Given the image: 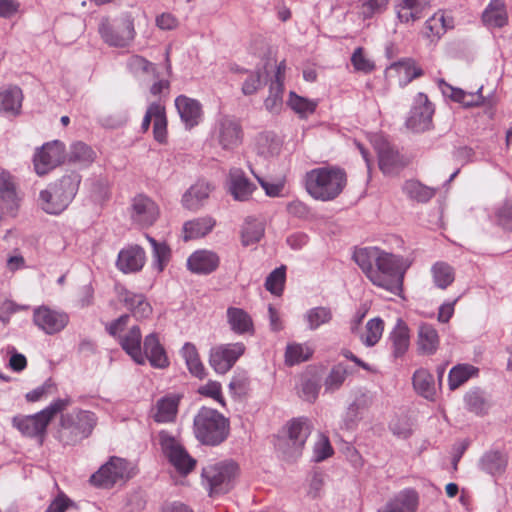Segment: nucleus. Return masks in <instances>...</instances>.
Instances as JSON below:
<instances>
[{
    "label": "nucleus",
    "instance_id": "09e8293b",
    "mask_svg": "<svg viewBox=\"0 0 512 512\" xmlns=\"http://www.w3.org/2000/svg\"><path fill=\"white\" fill-rule=\"evenodd\" d=\"M256 151L265 158L274 156L280 151V142L273 133H261L256 139Z\"/></svg>",
    "mask_w": 512,
    "mask_h": 512
},
{
    "label": "nucleus",
    "instance_id": "393cba45",
    "mask_svg": "<svg viewBox=\"0 0 512 512\" xmlns=\"http://www.w3.org/2000/svg\"><path fill=\"white\" fill-rule=\"evenodd\" d=\"M418 507V494L411 489H406L386 502L377 512H416Z\"/></svg>",
    "mask_w": 512,
    "mask_h": 512
},
{
    "label": "nucleus",
    "instance_id": "3c124183",
    "mask_svg": "<svg viewBox=\"0 0 512 512\" xmlns=\"http://www.w3.org/2000/svg\"><path fill=\"white\" fill-rule=\"evenodd\" d=\"M284 83L278 80H271L269 95L264 101L265 108L271 113H278L283 103Z\"/></svg>",
    "mask_w": 512,
    "mask_h": 512
},
{
    "label": "nucleus",
    "instance_id": "c03bdc74",
    "mask_svg": "<svg viewBox=\"0 0 512 512\" xmlns=\"http://www.w3.org/2000/svg\"><path fill=\"white\" fill-rule=\"evenodd\" d=\"M333 317V313L329 307L318 306L311 308L304 314V320L309 330H316L321 325L328 324Z\"/></svg>",
    "mask_w": 512,
    "mask_h": 512
},
{
    "label": "nucleus",
    "instance_id": "b1692460",
    "mask_svg": "<svg viewBox=\"0 0 512 512\" xmlns=\"http://www.w3.org/2000/svg\"><path fill=\"white\" fill-rule=\"evenodd\" d=\"M219 257L215 252L200 250L192 253L188 260V269L196 274H210L219 266Z\"/></svg>",
    "mask_w": 512,
    "mask_h": 512
},
{
    "label": "nucleus",
    "instance_id": "bf43d9fd",
    "mask_svg": "<svg viewBox=\"0 0 512 512\" xmlns=\"http://www.w3.org/2000/svg\"><path fill=\"white\" fill-rule=\"evenodd\" d=\"M264 235V227L261 223L253 221L247 222L242 229L241 241L244 246L255 244L261 240Z\"/></svg>",
    "mask_w": 512,
    "mask_h": 512
},
{
    "label": "nucleus",
    "instance_id": "5fc2aeb1",
    "mask_svg": "<svg viewBox=\"0 0 512 512\" xmlns=\"http://www.w3.org/2000/svg\"><path fill=\"white\" fill-rule=\"evenodd\" d=\"M313 351L304 344H289L286 347L285 362L289 366H293L303 361H307Z\"/></svg>",
    "mask_w": 512,
    "mask_h": 512
},
{
    "label": "nucleus",
    "instance_id": "6e6552de",
    "mask_svg": "<svg viewBox=\"0 0 512 512\" xmlns=\"http://www.w3.org/2000/svg\"><path fill=\"white\" fill-rule=\"evenodd\" d=\"M238 471L235 462H223L203 468L202 477L206 480L210 496L224 494L231 490Z\"/></svg>",
    "mask_w": 512,
    "mask_h": 512
},
{
    "label": "nucleus",
    "instance_id": "7c9ffc66",
    "mask_svg": "<svg viewBox=\"0 0 512 512\" xmlns=\"http://www.w3.org/2000/svg\"><path fill=\"white\" fill-rule=\"evenodd\" d=\"M451 28H453V20L447 19L443 13L437 12L426 20L423 36L431 42H437Z\"/></svg>",
    "mask_w": 512,
    "mask_h": 512
},
{
    "label": "nucleus",
    "instance_id": "9d476101",
    "mask_svg": "<svg viewBox=\"0 0 512 512\" xmlns=\"http://www.w3.org/2000/svg\"><path fill=\"white\" fill-rule=\"evenodd\" d=\"M129 478L128 461L117 456H111L105 464L91 475L89 481L95 487L109 489L117 482Z\"/></svg>",
    "mask_w": 512,
    "mask_h": 512
},
{
    "label": "nucleus",
    "instance_id": "4d7b16f0",
    "mask_svg": "<svg viewBox=\"0 0 512 512\" xmlns=\"http://www.w3.org/2000/svg\"><path fill=\"white\" fill-rule=\"evenodd\" d=\"M384 330V322L381 318L370 319L366 324L365 334L362 336V342L368 346H374L381 338Z\"/></svg>",
    "mask_w": 512,
    "mask_h": 512
},
{
    "label": "nucleus",
    "instance_id": "20e7f679",
    "mask_svg": "<svg viewBox=\"0 0 512 512\" xmlns=\"http://www.w3.org/2000/svg\"><path fill=\"white\" fill-rule=\"evenodd\" d=\"M194 433L199 442L217 446L229 435V420L215 409L202 407L194 417Z\"/></svg>",
    "mask_w": 512,
    "mask_h": 512
},
{
    "label": "nucleus",
    "instance_id": "72a5a7b5",
    "mask_svg": "<svg viewBox=\"0 0 512 512\" xmlns=\"http://www.w3.org/2000/svg\"><path fill=\"white\" fill-rule=\"evenodd\" d=\"M483 23L489 27L501 28L507 23V13L502 0H491L482 13Z\"/></svg>",
    "mask_w": 512,
    "mask_h": 512
},
{
    "label": "nucleus",
    "instance_id": "37998d69",
    "mask_svg": "<svg viewBox=\"0 0 512 512\" xmlns=\"http://www.w3.org/2000/svg\"><path fill=\"white\" fill-rule=\"evenodd\" d=\"M390 70H395L399 74V85L402 87L423 74L422 69L416 67L411 59L392 64Z\"/></svg>",
    "mask_w": 512,
    "mask_h": 512
},
{
    "label": "nucleus",
    "instance_id": "5701e85b",
    "mask_svg": "<svg viewBox=\"0 0 512 512\" xmlns=\"http://www.w3.org/2000/svg\"><path fill=\"white\" fill-rule=\"evenodd\" d=\"M145 259L144 249L133 245L119 252L116 265L124 273L137 272L143 268Z\"/></svg>",
    "mask_w": 512,
    "mask_h": 512
},
{
    "label": "nucleus",
    "instance_id": "a19ab883",
    "mask_svg": "<svg viewBox=\"0 0 512 512\" xmlns=\"http://www.w3.org/2000/svg\"><path fill=\"white\" fill-rule=\"evenodd\" d=\"M413 386L418 394L426 399H432L436 393L434 377L426 369H418L413 375Z\"/></svg>",
    "mask_w": 512,
    "mask_h": 512
},
{
    "label": "nucleus",
    "instance_id": "774afa93",
    "mask_svg": "<svg viewBox=\"0 0 512 512\" xmlns=\"http://www.w3.org/2000/svg\"><path fill=\"white\" fill-rule=\"evenodd\" d=\"M497 221L504 229L512 230V201H507L497 212Z\"/></svg>",
    "mask_w": 512,
    "mask_h": 512
},
{
    "label": "nucleus",
    "instance_id": "6ab92c4d",
    "mask_svg": "<svg viewBox=\"0 0 512 512\" xmlns=\"http://www.w3.org/2000/svg\"><path fill=\"white\" fill-rule=\"evenodd\" d=\"M228 191L233 199L240 202L248 201L257 186L250 181L240 168H231L228 175Z\"/></svg>",
    "mask_w": 512,
    "mask_h": 512
},
{
    "label": "nucleus",
    "instance_id": "cd10ccee",
    "mask_svg": "<svg viewBox=\"0 0 512 512\" xmlns=\"http://www.w3.org/2000/svg\"><path fill=\"white\" fill-rule=\"evenodd\" d=\"M18 206V195L14 177L8 171L0 172V208L7 212Z\"/></svg>",
    "mask_w": 512,
    "mask_h": 512
},
{
    "label": "nucleus",
    "instance_id": "e2e57ef3",
    "mask_svg": "<svg viewBox=\"0 0 512 512\" xmlns=\"http://www.w3.org/2000/svg\"><path fill=\"white\" fill-rule=\"evenodd\" d=\"M55 390L54 382L51 379H47L42 385L28 392L25 398L28 402H37L51 395Z\"/></svg>",
    "mask_w": 512,
    "mask_h": 512
},
{
    "label": "nucleus",
    "instance_id": "69168bd1",
    "mask_svg": "<svg viewBox=\"0 0 512 512\" xmlns=\"http://www.w3.org/2000/svg\"><path fill=\"white\" fill-rule=\"evenodd\" d=\"M153 134L156 141L164 143L167 136V119L165 113V107L157 115L155 122L153 123Z\"/></svg>",
    "mask_w": 512,
    "mask_h": 512
},
{
    "label": "nucleus",
    "instance_id": "412c9836",
    "mask_svg": "<svg viewBox=\"0 0 512 512\" xmlns=\"http://www.w3.org/2000/svg\"><path fill=\"white\" fill-rule=\"evenodd\" d=\"M142 352L145 356V361L148 360L152 367L158 369L168 367L169 360L166 351L156 333H150L145 337Z\"/></svg>",
    "mask_w": 512,
    "mask_h": 512
},
{
    "label": "nucleus",
    "instance_id": "58836bf2",
    "mask_svg": "<svg viewBox=\"0 0 512 512\" xmlns=\"http://www.w3.org/2000/svg\"><path fill=\"white\" fill-rule=\"evenodd\" d=\"M22 91L19 87H9L0 92V111L18 114L22 105Z\"/></svg>",
    "mask_w": 512,
    "mask_h": 512
},
{
    "label": "nucleus",
    "instance_id": "2f4dec72",
    "mask_svg": "<svg viewBox=\"0 0 512 512\" xmlns=\"http://www.w3.org/2000/svg\"><path fill=\"white\" fill-rule=\"evenodd\" d=\"M389 341L395 358L403 356L408 350L410 344L409 328L402 319L397 320L395 327L390 332Z\"/></svg>",
    "mask_w": 512,
    "mask_h": 512
},
{
    "label": "nucleus",
    "instance_id": "8fccbe9b",
    "mask_svg": "<svg viewBox=\"0 0 512 512\" xmlns=\"http://www.w3.org/2000/svg\"><path fill=\"white\" fill-rule=\"evenodd\" d=\"M349 374L348 368L343 363L333 366L324 381L325 391L333 393L341 388Z\"/></svg>",
    "mask_w": 512,
    "mask_h": 512
},
{
    "label": "nucleus",
    "instance_id": "0eeeda50",
    "mask_svg": "<svg viewBox=\"0 0 512 512\" xmlns=\"http://www.w3.org/2000/svg\"><path fill=\"white\" fill-rule=\"evenodd\" d=\"M158 439L162 453L179 474L187 475L195 468L196 460L168 431H160Z\"/></svg>",
    "mask_w": 512,
    "mask_h": 512
},
{
    "label": "nucleus",
    "instance_id": "f257e3e1",
    "mask_svg": "<svg viewBox=\"0 0 512 512\" xmlns=\"http://www.w3.org/2000/svg\"><path fill=\"white\" fill-rule=\"evenodd\" d=\"M353 260L373 285L400 295L404 275L409 267L402 256L377 247H364L354 251Z\"/></svg>",
    "mask_w": 512,
    "mask_h": 512
},
{
    "label": "nucleus",
    "instance_id": "7ed1b4c3",
    "mask_svg": "<svg viewBox=\"0 0 512 512\" xmlns=\"http://www.w3.org/2000/svg\"><path fill=\"white\" fill-rule=\"evenodd\" d=\"M81 179V175L73 171L50 183L39 194L42 210L52 215H58L66 210L79 190Z\"/></svg>",
    "mask_w": 512,
    "mask_h": 512
},
{
    "label": "nucleus",
    "instance_id": "79ce46f5",
    "mask_svg": "<svg viewBox=\"0 0 512 512\" xmlns=\"http://www.w3.org/2000/svg\"><path fill=\"white\" fill-rule=\"evenodd\" d=\"M146 239L151 245L153 265L162 272L171 258V249L165 242H159L148 234H145Z\"/></svg>",
    "mask_w": 512,
    "mask_h": 512
},
{
    "label": "nucleus",
    "instance_id": "f03ea898",
    "mask_svg": "<svg viewBox=\"0 0 512 512\" xmlns=\"http://www.w3.org/2000/svg\"><path fill=\"white\" fill-rule=\"evenodd\" d=\"M346 184V172L337 166L314 168L305 174L307 193L315 200L323 202L336 199Z\"/></svg>",
    "mask_w": 512,
    "mask_h": 512
},
{
    "label": "nucleus",
    "instance_id": "c9c22d12",
    "mask_svg": "<svg viewBox=\"0 0 512 512\" xmlns=\"http://www.w3.org/2000/svg\"><path fill=\"white\" fill-rule=\"evenodd\" d=\"M228 323L237 334L253 332V321L250 315L241 308L229 307L227 309Z\"/></svg>",
    "mask_w": 512,
    "mask_h": 512
},
{
    "label": "nucleus",
    "instance_id": "4468645a",
    "mask_svg": "<svg viewBox=\"0 0 512 512\" xmlns=\"http://www.w3.org/2000/svg\"><path fill=\"white\" fill-rule=\"evenodd\" d=\"M123 27L116 30L109 23L108 19H103L99 24L98 31L103 41L109 46L124 48L127 47L135 37L134 23L130 16L123 19Z\"/></svg>",
    "mask_w": 512,
    "mask_h": 512
},
{
    "label": "nucleus",
    "instance_id": "4be33fe9",
    "mask_svg": "<svg viewBox=\"0 0 512 512\" xmlns=\"http://www.w3.org/2000/svg\"><path fill=\"white\" fill-rule=\"evenodd\" d=\"M175 106L186 128L191 129L199 124L202 117V106L199 101L180 95L175 99Z\"/></svg>",
    "mask_w": 512,
    "mask_h": 512
},
{
    "label": "nucleus",
    "instance_id": "680f3d73",
    "mask_svg": "<svg viewBox=\"0 0 512 512\" xmlns=\"http://www.w3.org/2000/svg\"><path fill=\"white\" fill-rule=\"evenodd\" d=\"M465 403L469 411L475 414H483L487 411L488 405L480 390H471L465 395Z\"/></svg>",
    "mask_w": 512,
    "mask_h": 512
},
{
    "label": "nucleus",
    "instance_id": "6e6d98bb",
    "mask_svg": "<svg viewBox=\"0 0 512 512\" xmlns=\"http://www.w3.org/2000/svg\"><path fill=\"white\" fill-rule=\"evenodd\" d=\"M269 60L262 66L251 72L247 79L242 84V93L246 96L255 94L262 86V78L268 76L267 67Z\"/></svg>",
    "mask_w": 512,
    "mask_h": 512
},
{
    "label": "nucleus",
    "instance_id": "c85d7f7f",
    "mask_svg": "<svg viewBox=\"0 0 512 512\" xmlns=\"http://www.w3.org/2000/svg\"><path fill=\"white\" fill-rule=\"evenodd\" d=\"M212 187L209 183L198 181L192 185L183 195L182 204L186 209L197 211L208 199Z\"/></svg>",
    "mask_w": 512,
    "mask_h": 512
},
{
    "label": "nucleus",
    "instance_id": "338daca9",
    "mask_svg": "<svg viewBox=\"0 0 512 512\" xmlns=\"http://www.w3.org/2000/svg\"><path fill=\"white\" fill-rule=\"evenodd\" d=\"M333 454V448L328 437L320 435L319 441L314 446V460L321 462Z\"/></svg>",
    "mask_w": 512,
    "mask_h": 512
},
{
    "label": "nucleus",
    "instance_id": "e433bc0d",
    "mask_svg": "<svg viewBox=\"0 0 512 512\" xmlns=\"http://www.w3.org/2000/svg\"><path fill=\"white\" fill-rule=\"evenodd\" d=\"M181 355L185 360L189 372L193 376L203 379L206 375V371L200 360L196 346L190 342H186L181 349Z\"/></svg>",
    "mask_w": 512,
    "mask_h": 512
},
{
    "label": "nucleus",
    "instance_id": "4c0bfd02",
    "mask_svg": "<svg viewBox=\"0 0 512 512\" xmlns=\"http://www.w3.org/2000/svg\"><path fill=\"white\" fill-rule=\"evenodd\" d=\"M480 469L490 475L502 474L507 466V459L500 451H488L479 461Z\"/></svg>",
    "mask_w": 512,
    "mask_h": 512
},
{
    "label": "nucleus",
    "instance_id": "473e14b6",
    "mask_svg": "<svg viewBox=\"0 0 512 512\" xmlns=\"http://www.w3.org/2000/svg\"><path fill=\"white\" fill-rule=\"evenodd\" d=\"M215 224L216 221L210 216L200 217L185 222L183 225L184 240L188 241L204 237L212 231Z\"/></svg>",
    "mask_w": 512,
    "mask_h": 512
},
{
    "label": "nucleus",
    "instance_id": "1a4fd4ad",
    "mask_svg": "<svg viewBox=\"0 0 512 512\" xmlns=\"http://www.w3.org/2000/svg\"><path fill=\"white\" fill-rule=\"evenodd\" d=\"M212 138L226 151L238 148L244 138L241 121L235 116H221L215 123Z\"/></svg>",
    "mask_w": 512,
    "mask_h": 512
},
{
    "label": "nucleus",
    "instance_id": "bb28decb",
    "mask_svg": "<svg viewBox=\"0 0 512 512\" xmlns=\"http://www.w3.org/2000/svg\"><path fill=\"white\" fill-rule=\"evenodd\" d=\"M428 0H400L395 6L396 16L400 23L411 25L423 17Z\"/></svg>",
    "mask_w": 512,
    "mask_h": 512
},
{
    "label": "nucleus",
    "instance_id": "aec40b11",
    "mask_svg": "<svg viewBox=\"0 0 512 512\" xmlns=\"http://www.w3.org/2000/svg\"><path fill=\"white\" fill-rule=\"evenodd\" d=\"M438 86L445 97H448L454 102H458L465 107L479 106L484 103V97L482 96L483 86H481L475 93L455 88L446 83L443 79L439 80Z\"/></svg>",
    "mask_w": 512,
    "mask_h": 512
},
{
    "label": "nucleus",
    "instance_id": "052dcab7",
    "mask_svg": "<svg viewBox=\"0 0 512 512\" xmlns=\"http://www.w3.org/2000/svg\"><path fill=\"white\" fill-rule=\"evenodd\" d=\"M285 266H280L274 269L266 278L265 288L274 295H280L283 291L285 282Z\"/></svg>",
    "mask_w": 512,
    "mask_h": 512
},
{
    "label": "nucleus",
    "instance_id": "423d86ee",
    "mask_svg": "<svg viewBox=\"0 0 512 512\" xmlns=\"http://www.w3.org/2000/svg\"><path fill=\"white\" fill-rule=\"evenodd\" d=\"M97 420L95 413L87 410H75L62 415L58 430V440L63 445L79 443L92 434Z\"/></svg>",
    "mask_w": 512,
    "mask_h": 512
},
{
    "label": "nucleus",
    "instance_id": "2eb2a0df",
    "mask_svg": "<svg viewBox=\"0 0 512 512\" xmlns=\"http://www.w3.org/2000/svg\"><path fill=\"white\" fill-rule=\"evenodd\" d=\"M433 114V104L429 101L427 95L420 92L414 99L410 116L406 122L407 127L414 132H424L430 129Z\"/></svg>",
    "mask_w": 512,
    "mask_h": 512
},
{
    "label": "nucleus",
    "instance_id": "a878e982",
    "mask_svg": "<svg viewBox=\"0 0 512 512\" xmlns=\"http://www.w3.org/2000/svg\"><path fill=\"white\" fill-rule=\"evenodd\" d=\"M120 301L137 319L147 318L152 313V307L143 294L121 288L118 293Z\"/></svg>",
    "mask_w": 512,
    "mask_h": 512
},
{
    "label": "nucleus",
    "instance_id": "0e129e2a",
    "mask_svg": "<svg viewBox=\"0 0 512 512\" xmlns=\"http://www.w3.org/2000/svg\"><path fill=\"white\" fill-rule=\"evenodd\" d=\"M351 63L357 71L369 73L374 69V63L365 57L362 47H358L352 54Z\"/></svg>",
    "mask_w": 512,
    "mask_h": 512
},
{
    "label": "nucleus",
    "instance_id": "a211bd4d",
    "mask_svg": "<svg viewBox=\"0 0 512 512\" xmlns=\"http://www.w3.org/2000/svg\"><path fill=\"white\" fill-rule=\"evenodd\" d=\"M158 216V206L151 198L143 194L134 197L131 206V218L135 223L142 227H149L154 224Z\"/></svg>",
    "mask_w": 512,
    "mask_h": 512
},
{
    "label": "nucleus",
    "instance_id": "f8f14e48",
    "mask_svg": "<svg viewBox=\"0 0 512 512\" xmlns=\"http://www.w3.org/2000/svg\"><path fill=\"white\" fill-rule=\"evenodd\" d=\"M310 432L308 419H293L288 426V437L278 443V448L287 458H296L301 454Z\"/></svg>",
    "mask_w": 512,
    "mask_h": 512
},
{
    "label": "nucleus",
    "instance_id": "603ef678",
    "mask_svg": "<svg viewBox=\"0 0 512 512\" xmlns=\"http://www.w3.org/2000/svg\"><path fill=\"white\" fill-rule=\"evenodd\" d=\"M95 159V153L91 147L83 142L73 143L70 147L69 161L83 166L91 164Z\"/></svg>",
    "mask_w": 512,
    "mask_h": 512
},
{
    "label": "nucleus",
    "instance_id": "13d9d810",
    "mask_svg": "<svg viewBox=\"0 0 512 512\" xmlns=\"http://www.w3.org/2000/svg\"><path fill=\"white\" fill-rule=\"evenodd\" d=\"M288 105L297 114L305 117L315 111L317 102L301 97L294 92H290Z\"/></svg>",
    "mask_w": 512,
    "mask_h": 512
},
{
    "label": "nucleus",
    "instance_id": "c756f323",
    "mask_svg": "<svg viewBox=\"0 0 512 512\" xmlns=\"http://www.w3.org/2000/svg\"><path fill=\"white\" fill-rule=\"evenodd\" d=\"M141 339L142 335L139 326H132L128 333L120 338L122 349L139 365L145 364Z\"/></svg>",
    "mask_w": 512,
    "mask_h": 512
},
{
    "label": "nucleus",
    "instance_id": "ddd939ff",
    "mask_svg": "<svg viewBox=\"0 0 512 512\" xmlns=\"http://www.w3.org/2000/svg\"><path fill=\"white\" fill-rule=\"evenodd\" d=\"M245 350L246 347L242 342L214 346L210 350L209 364L216 373L225 374L245 353Z\"/></svg>",
    "mask_w": 512,
    "mask_h": 512
},
{
    "label": "nucleus",
    "instance_id": "de8ad7c7",
    "mask_svg": "<svg viewBox=\"0 0 512 512\" xmlns=\"http://www.w3.org/2000/svg\"><path fill=\"white\" fill-rule=\"evenodd\" d=\"M477 372L478 369L469 364H459L453 367L448 375V384L450 390L459 388Z\"/></svg>",
    "mask_w": 512,
    "mask_h": 512
},
{
    "label": "nucleus",
    "instance_id": "f3484780",
    "mask_svg": "<svg viewBox=\"0 0 512 512\" xmlns=\"http://www.w3.org/2000/svg\"><path fill=\"white\" fill-rule=\"evenodd\" d=\"M68 321L69 317L66 313L52 310L46 306L37 307L33 313L34 324L49 335L63 330Z\"/></svg>",
    "mask_w": 512,
    "mask_h": 512
},
{
    "label": "nucleus",
    "instance_id": "f704fd0d",
    "mask_svg": "<svg viewBox=\"0 0 512 512\" xmlns=\"http://www.w3.org/2000/svg\"><path fill=\"white\" fill-rule=\"evenodd\" d=\"M419 350L424 354H434L439 346V336L437 330L428 323H422L418 328Z\"/></svg>",
    "mask_w": 512,
    "mask_h": 512
},
{
    "label": "nucleus",
    "instance_id": "a18cd8bd",
    "mask_svg": "<svg viewBox=\"0 0 512 512\" xmlns=\"http://www.w3.org/2000/svg\"><path fill=\"white\" fill-rule=\"evenodd\" d=\"M403 192L412 200L425 203L435 195V189L425 186L417 180H408L403 185Z\"/></svg>",
    "mask_w": 512,
    "mask_h": 512
},
{
    "label": "nucleus",
    "instance_id": "49530a36",
    "mask_svg": "<svg viewBox=\"0 0 512 512\" xmlns=\"http://www.w3.org/2000/svg\"><path fill=\"white\" fill-rule=\"evenodd\" d=\"M433 282L436 287L446 289L454 279V269L446 262H436L431 268Z\"/></svg>",
    "mask_w": 512,
    "mask_h": 512
},
{
    "label": "nucleus",
    "instance_id": "864d4df0",
    "mask_svg": "<svg viewBox=\"0 0 512 512\" xmlns=\"http://www.w3.org/2000/svg\"><path fill=\"white\" fill-rule=\"evenodd\" d=\"M378 156L379 167L385 174L393 173L400 166L399 153L389 146L381 148Z\"/></svg>",
    "mask_w": 512,
    "mask_h": 512
},
{
    "label": "nucleus",
    "instance_id": "9b49d317",
    "mask_svg": "<svg viewBox=\"0 0 512 512\" xmlns=\"http://www.w3.org/2000/svg\"><path fill=\"white\" fill-rule=\"evenodd\" d=\"M352 401L342 416L340 429L353 431L362 419V414L369 410L374 402L373 394L364 388L351 391Z\"/></svg>",
    "mask_w": 512,
    "mask_h": 512
},
{
    "label": "nucleus",
    "instance_id": "dca6fc26",
    "mask_svg": "<svg viewBox=\"0 0 512 512\" xmlns=\"http://www.w3.org/2000/svg\"><path fill=\"white\" fill-rule=\"evenodd\" d=\"M64 159V145L59 141L44 144L34 155V168L39 176L46 175L49 171L62 163Z\"/></svg>",
    "mask_w": 512,
    "mask_h": 512
},
{
    "label": "nucleus",
    "instance_id": "39448f33",
    "mask_svg": "<svg viewBox=\"0 0 512 512\" xmlns=\"http://www.w3.org/2000/svg\"><path fill=\"white\" fill-rule=\"evenodd\" d=\"M70 404L71 399L69 397L56 399L49 406L34 415L14 416L12 425L25 437H39L42 439L51 420Z\"/></svg>",
    "mask_w": 512,
    "mask_h": 512
},
{
    "label": "nucleus",
    "instance_id": "ea45409f",
    "mask_svg": "<svg viewBox=\"0 0 512 512\" xmlns=\"http://www.w3.org/2000/svg\"><path fill=\"white\" fill-rule=\"evenodd\" d=\"M179 400L175 397H163L157 401L153 418L158 423L172 422L178 411Z\"/></svg>",
    "mask_w": 512,
    "mask_h": 512
}]
</instances>
